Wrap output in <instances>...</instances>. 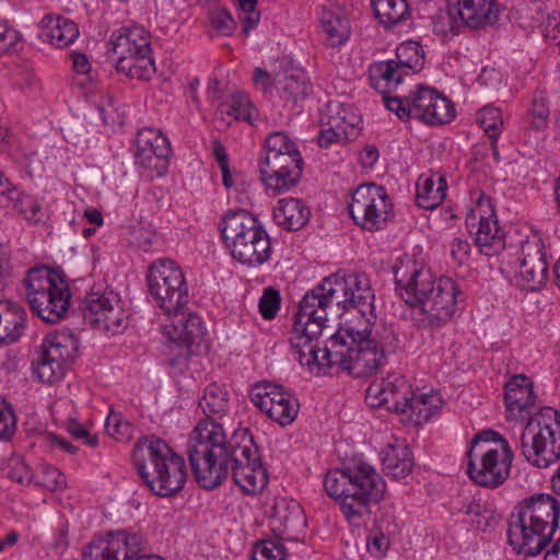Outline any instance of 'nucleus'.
I'll return each instance as SVG.
<instances>
[{"label": "nucleus", "mask_w": 560, "mask_h": 560, "mask_svg": "<svg viewBox=\"0 0 560 560\" xmlns=\"http://www.w3.org/2000/svg\"><path fill=\"white\" fill-rule=\"evenodd\" d=\"M199 407L206 418L201 419L197 425L207 420L218 423L215 418L221 419L229 409L228 392L222 385L217 383L209 384L199 399Z\"/></svg>", "instance_id": "obj_39"}, {"label": "nucleus", "mask_w": 560, "mask_h": 560, "mask_svg": "<svg viewBox=\"0 0 560 560\" xmlns=\"http://www.w3.org/2000/svg\"><path fill=\"white\" fill-rule=\"evenodd\" d=\"M331 347L335 350L337 365L355 377L375 373L386 363V355L374 347L363 345L359 336H347L339 329L331 336Z\"/></svg>", "instance_id": "obj_14"}, {"label": "nucleus", "mask_w": 560, "mask_h": 560, "mask_svg": "<svg viewBox=\"0 0 560 560\" xmlns=\"http://www.w3.org/2000/svg\"><path fill=\"white\" fill-rule=\"evenodd\" d=\"M457 284L448 277H441L434 289L411 310L412 319L420 328L441 327L453 317L456 310Z\"/></svg>", "instance_id": "obj_15"}, {"label": "nucleus", "mask_w": 560, "mask_h": 560, "mask_svg": "<svg viewBox=\"0 0 560 560\" xmlns=\"http://www.w3.org/2000/svg\"><path fill=\"white\" fill-rule=\"evenodd\" d=\"M545 246L540 238L526 240L522 244L520 258V279L528 284L529 290H536L545 284L548 277V264Z\"/></svg>", "instance_id": "obj_27"}, {"label": "nucleus", "mask_w": 560, "mask_h": 560, "mask_svg": "<svg viewBox=\"0 0 560 560\" xmlns=\"http://www.w3.org/2000/svg\"><path fill=\"white\" fill-rule=\"evenodd\" d=\"M186 452L191 471L202 489L220 487L230 472L247 494L259 493L268 483L267 470L248 429L236 431L226 441L222 423L202 421L190 433Z\"/></svg>", "instance_id": "obj_1"}, {"label": "nucleus", "mask_w": 560, "mask_h": 560, "mask_svg": "<svg viewBox=\"0 0 560 560\" xmlns=\"http://www.w3.org/2000/svg\"><path fill=\"white\" fill-rule=\"evenodd\" d=\"M5 474L9 479L21 485H26L32 480L30 467L20 457H13L9 460Z\"/></svg>", "instance_id": "obj_57"}, {"label": "nucleus", "mask_w": 560, "mask_h": 560, "mask_svg": "<svg viewBox=\"0 0 560 560\" xmlns=\"http://www.w3.org/2000/svg\"><path fill=\"white\" fill-rule=\"evenodd\" d=\"M383 471L393 479H402L413 469V454L411 448L404 443L387 445L381 452Z\"/></svg>", "instance_id": "obj_34"}, {"label": "nucleus", "mask_w": 560, "mask_h": 560, "mask_svg": "<svg viewBox=\"0 0 560 560\" xmlns=\"http://www.w3.org/2000/svg\"><path fill=\"white\" fill-rule=\"evenodd\" d=\"M517 447L535 467L547 468L560 459V432L557 431L556 409L541 407L526 422Z\"/></svg>", "instance_id": "obj_10"}, {"label": "nucleus", "mask_w": 560, "mask_h": 560, "mask_svg": "<svg viewBox=\"0 0 560 560\" xmlns=\"http://www.w3.org/2000/svg\"><path fill=\"white\" fill-rule=\"evenodd\" d=\"M288 153H300L296 142L283 131H272L265 140L260 159H273Z\"/></svg>", "instance_id": "obj_45"}, {"label": "nucleus", "mask_w": 560, "mask_h": 560, "mask_svg": "<svg viewBox=\"0 0 560 560\" xmlns=\"http://www.w3.org/2000/svg\"><path fill=\"white\" fill-rule=\"evenodd\" d=\"M448 18L469 28H480L498 21L499 7L495 0H447Z\"/></svg>", "instance_id": "obj_26"}, {"label": "nucleus", "mask_w": 560, "mask_h": 560, "mask_svg": "<svg viewBox=\"0 0 560 560\" xmlns=\"http://www.w3.org/2000/svg\"><path fill=\"white\" fill-rule=\"evenodd\" d=\"M108 54L116 59L117 71L131 79L148 81L155 73L149 34L142 26L122 27L114 32Z\"/></svg>", "instance_id": "obj_11"}, {"label": "nucleus", "mask_w": 560, "mask_h": 560, "mask_svg": "<svg viewBox=\"0 0 560 560\" xmlns=\"http://www.w3.org/2000/svg\"><path fill=\"white\" fill-rule=\"evenodd\" d=\"M467 458L469 478L478 486L494 489L509 478L514 453L505 438L489 429L472 438Z\"/></svg>", "instance_id": "obj_6"}, {"label": "nucleus", "mask_w": 560, "mask_h": 560, "mask_svg": "<svg viewBox=\"0 0 560 560\" xmlns=\"http://www.w3.org/2000/svg\"><path fill=\"white\" fill-rule=\"evenodd\" d=\"M5 201L12 202L30 222L39 223L46 218V212L38 200L33 196L22 194L19 189L16 197H7Z\"/></svg>", "instance_id": "obj_47"}, {"label": "nucleus", "mask_w": 560, "mask_h": 560, "mask_svg": "<svg viewBox=\"0 0 560 560\" xmlns=\"http://www.w3.org/2000/svg\"><path fill=\"white\" fill-rule=\"evenodd\" d=\"M26 313L22 306L11 301L0 300V345H12L22 337Z\"/></svg>", "instance_id": "obj_33"}, {"label": "nucleus", "mask_w": 560, "mask_h": 560, "mask_svg": "<svg viewBox=\"0 0 560 560\" xmlns=\"http://www.w3.org/2000/svg\"><path fill=\"white\" fill-rule=\"evenodd\" d=\"M149 293L167 315L184 310L189 301L188 285L182 268L172 259H159L148 269Z\"/></svg>", "instance_id": "obj_13"}, {"label": "nucleus", "mask_w": 560, "mask_h": 560, "mask_svg": "<svg viewBox=\"0 0 560 560\" xmlns=\"http://www.w3.org/2000/svg\"><path fill=\"white\" fill-rule=\"evenodd\" d=\"M504 401L510 421H528L540 409L536 405L534 383L525 374H515L505 383Z\"/></svg>", "instance_id": "obj_24"}, {"label": "nucleus", "mask_w": 560, "mask_h": 560, "mask_svg": "<svg viewBox=\"0 0 560 560\" xmlns=\"http://www.w3.org/2000/svg\"><path fill=\"white\" fill-rule=\"evenodd\" d=\"M107 434L117 441L129 440L132 435V427L129 422L124 421L118 415H109L105 423Z\"/></svg>", "instance_id": "obj_55"}, {"label": "nucleus", "mask_w": 560, "mask_h": 560, "mask_svg": "<svg viewBox=\"0 0 560 560\" xmlns=\"http://www.w3.org/2000/svg\"><path fill=\"white\" fill-rule=\"evenodd\" d=\"M280 84L282 97L287 104L294 107L299 102L304 101L312 92V85L302 71L284 75L283 80L278 82Z\"/></svg>", "instance_id": "obj_42"}, {"label": "nucleus", "mask_w": 560, "mask_h": 560, "mask_svg": "<svg viewBox=\"0 0 560 560\" xmlns=\"http://www.w3.org/2000/svg\"><path fill=\"white\" fill-rule=\"evenodd\" d=\"M249 397L260 411L282 427L291 424L298 416V399L282 386L259 382L252 387Z\"/></svg>", "instance_id": "obj_20"}, {"label": "nucleus", "mask_w": 560, "mask_h": 560, "mask_svg": "<svg viewBox=\"0 0 560 560\" xmlns=\"http://www.w3.org/2000/svg\"><path fill=\"white\" fill-rule=\"evenodd\" d=\"M83 316L91 325L112 335L122 332L128 326L120 299L113 290H92L85 298Z\"/></svg>", "instance_id": "obj_17"}, {"label": "nucleus", "mask_w": 560, "mask_h": 560, "mask_svg": "<svg viewBox=\"0 0 560 560\" xmlns=\"http://www.w3.org/2000/svg\"><path fill=\"white\" fill-rule=\"evenodd\" d=\"M559 514L560 502L552 494L537 493L522 500L509 518L510 546L525 557L539 555L551 542Z\"/></svg>", "instance_id": "obj_2"}, {"label": "nucleus", "mask_w": 560, "mask_h": 560, "mask_svg": "<svg viewBox=\"0 0 560 560\" xmlns=\"http://www.w3.org/2000/svg\"><path fill=\"white\" fill-rule=\"evenodd\" d=\"M447 183L444 176L421 175L417 182L416 201L420 208L433 210L438 208L445 199Z\"/></svg>", "instance_id": "obj_38"}, {"label": "nucleus", "mask_w": 560, "mask_h": 560, "mask_svg": "<svg viewBox=\"0 0 560 560\" xmlns=\"http://www.w3.org/2000/svg\"><path fill=\"white\" fill-rule=\"evenodd\" d=\"M411 385L398 374H390L385 378L375 380L366 389L365 400L372 408L387 406L388 410L398 413L399 407L405 406L410 395Z\"/></svg>", "instance_id": "obj_25"}, {"label": "nucleus", "mask_w": 560, "mask_h": 560, "mask_svg": "<svg viewBox=\"0 0 560 560\" xmlns=\"http://www.w3.org/2000/svg\"><path fill=\"white\" fill-rule=\"evenodd\" d=\"M343 135L335 127L328 126L327 129H323L318 137L317 143L320 148H328L330 144L338 142Z\"/></svg>", "instance_id": "obj_62"}, {"label": "nucleus", "mask_w": 560, "mask_h": 560, "mask_svg": "<svg viewBox=\"0 0 560 560\" xmlns=\"http://www.w3.org/2000/svg\"><path fill=\"white\" fill-rule=\"evenodd\" d=\"M140 534L128 529L109 530L82 550L83 560H127L139 550Z\"/></svg>", "instance_id": "obj_22"}, {"label": "nucleus", "mask_w": 560, "mask_h": 560, "mask_svg": "<svg viewBox=\"0 0 560 560\" xmlns=\"http://www.w3.org/2000/svg\"><path fill=\"white\" fill-rule=\"evenodd\" d=\"M33 370L40 382L48 384L61 380L65 374V366L56 362L54 358L45 355L42 349L33 363Z\"/></svg>", "instance_id": "obj_46"}, {"label": "nucleus", "mask_w": 560, "mask_h": 560, "mask_svg": "<svg viewBox=\"0 0 560 560\" xmlns=\"http://www.w3.org/2000/svg\"><path fill=\"white\" fill-rule=\"evenodd\" d=\"M220 112L233 117L235 120H244L253 124L256 109L252 105L249 97L243 92L232 94L231 98L220 105Z\"/></svg>", "instance_id": "obj_44"}, {"label": "nucleus", "mask_w": 560, "mask_h": 560, "mask_svg": "<svg viewBox=\"0 0 560 560\" xmlns=\"http://www.w3.org/2000/svg\"><path fill=\"white\" fill-rule=\"evenodd\" d=\"M348 208L357 225L368 231H377L387 221L392 203L383 186L370 183L355 188Z\"/></svg>", "instance_id": "obj_16"}, {"label": "nucleus", "mask_w": 560, "mask_h": 560, "mask_svg": "<svg viewBox=\"0 0 560 560\" xmlns=\"http://www.w3.org/2000/svg\"><path fill=\"white\" fill-rule=\"evenodd\" d=\"M240 10L243 12L242 33L247 36L255 28L260 20V12L256 10L257 0H237Z\"/></svg>", "instance_id": "obj_53"}, {"label": "nucleus", "mask_w": 560, "mask_h": 560, "mask_svg": "<svg viewBox=\"0 0 560 560\" xmlns=\"http://www.w3.org/2000/svg\"><path fill=\"white\" fill-rule=\"evenodd\" d=\"M406 402V407H399L398 413L401 415V420L412 425H419L434 416L441 399L435 393L417 396L410 388V395L407 396Z\"/></svg>", "instance_id": "obj_32"}, {"label": "nucleus", "mask_w": 560, "mask_h": 560, "mask_svg": "<svg viewBox=\"0 0 560 560\" xmlns=\"http://www.w3.org/2000/svg\"><path fill=\"white\" fill-rule=\"evenodd\" d=\"M304 161L300 153L259 159L258 167L267 189L284 192L295 187L302 176Z\"/></svg>", "instance_id": "obj_21"}, {"label": "nucleus", "mask_w": 560, "mask_h": 560, "mask_svg": "<svg viewBox=\"0 0 560 560\" xmlns=\"http://www.w3.org/2000/svg\"><path fill=\"white\" fill-rule=\"evenodd\" d=\"M395 61L402 72H406L405 70L420 71L424 65V54L421 45L413 40L401 43L396 48Z\"/></svg>", "instance_id": "obj_43"}, {"label": "nucleus", "mask_w": 560, "mask_h": 560, "mask_svg": "<svg viewBox=\"0 0 560 560\" xmlns=\"http://www.w3.org/2000/svg\"><path fill=\"white\" fill-rule=\"evenodd\" d=\"M78 348V338L68 330L48 334L40 346L45 355L54 358L62 366L67 361H72L75 358Z\"/></svg>", "instance_id": "obj_36"}, {"label": "nucleus", "mask_w": 560, "mask_h": 560, "mask_svg": "<svg viewBox=\"0 0 560 560\" xmlns=\"http://www.w3.org/2000/svg\"><path fill=\"white\" fill-rule=\"evenodd\" d=\"M307 304L308 306L304 295L300 301L289 341L302 365L307 366L312 373L326 374L337 365V358L335 351L327 347L320 349L317 339L329 317L318 313L319 308L312 306L311 301Z\"/></svg>", "instance_id": "obj_7"}, {"label": "nucleus", "mask_w": 560, "mask_h": 560, "mask_svg": "<svg viewBox=\"0 0 560 560\" xmlns=\"http://www.w3.org/2000/svg\"><path fill=\"white\" fill-rule=\"evenodd\" d=\"M404 74L407 72H402L393 59L375 62L370 67L371 86L383 95L384 101L385 96H390L388 93L402 81Z\"/></svg>", "instance_id": "obj_37"}, {"label": "nucleus", "mask_w": 560, "mask_h": 560, "mask_svg": "<svg viewBox=\"0 0 560 560\" xmlns=\"http://www.w3.org/2000/svg\"><path fill=\"white\" fill-rule=\"evenodd\" d=\"M466 226L475 235V243L486 255H492L504 247L503 232L499 226L494 206L481 194L466 217Z\"/></svg>", "instance_id": "obj_19"}, {"label": "nucleus", "mask_w": 560, "mask_h": 560, "mask_svg": "<svg viewBox=\"0 0 560 560\" xmlns=\"http://www.w3.org/2000/svg\"><path fill=\"white\" fill-rule=\"evenodd\" d=\"M20 40V34L3 21H0V54L9 51Z\"/></svg>", "instance_id": "obj_60"}, {"label": "nucleus", "mask_w": 560, "mask_h": 560, "mask_svg": "<svg viewBox=\"0 0 560 560\" xmlns=\"http://www.w3.org/2000/svg\"><path fill=\"white\" fill-rule=\"evenodd\" d=\"M384 105L400 120L416 118L425 124L443 125L455 116L448 98L434 89L421 85L408 96H385Z\"/></svg>", "instance_id": "obj_12"}, {"label": "nucleus", "mask_w": 560, "mask_h": 560, "mask_svg": "<svg viewBox=\"0 0 560 560\" xmlns=\"http://www.w3.org/2000/svg\"><path fill=\"white\" fill-rule=\"evenodd\" d=\"M16 419L10 404L0 400V440H9L15 432Z\"/></svg>", "instance_id": "obj_54"}, {"label": "nucleus", "mask_w": 560, "mask_h": 560, "mask_svg": "<svg viewBox=\"0 0 560 560\" xmlns=\"http://www.w3.org/2000/svg\"><path fill=\"white\" fill-rule=\"evenodd\" d=\"M477 119L490 140L499 139L503 126V119L499 108L485 106L477 113Z\"/></svg>", "instance_id": "obj_48"}, {"label": "nucleus", "mask_w": 560, "mask_h": 560, "mask_svg": "<svg viewBox=\"0 0 560 560\" xmlns=\"http://www.w3.org/2000/svg\"><path fill=\"white\" fill-rule=\"evenodd\" d=\"M324 119L327 126L337 128L347 140L355 139L362 128V118L352 105L329 102L322 124Z\"/></svg>", "instance_id": "obj_31"}, {"label": "nucleus", "mask_w": 560, "mask_h": 560, "mask_svg": "<svg viewBox=\"0 0 560 560\" xmlns=\"http://www.w3.org/2000/svg\"><path fill=\"white\" fill-rule=\"evenodd\" d=\"M347 336H359L363 345L374 347L385 355L394 353L399 345L398 335L392 325L375 324V319L366 322L361 319L358 326H350L345 329Z\"/></svg>", "instance_id": "obj_29"}, {"label": "nucleus", "mask_w": 560, "mask_h": 560, "mask_svg": "<svg viewBox=\"0 0 560 560\" xmlns=\"http://www.w3.org/2000/svg\"><path fill=\"white\" fill-rule=\"evenodd\" d=\"M311 210L299 198H282L273 209L276 223L287 231H299L306 225Z\"/></svg>", "instance_id": "obj_35"}, {"label": "nucleus", "mask_w": 560, "mask_h": 560, "mask_svg": "<svg viewBox=\"0 0 560 560\" xmlns=\"http://www.w3.org/2000/svg\"><path fill=\"white\" fill-rule=\"evenodd\" d=\"M280 304V292L272 287H268L264 290L262 295L259 299V312L265 319H272L277 316Z\"/></svg>", "instance_id": "obj_51"}, {"label": "nucleus", "mask_w": 560, "mask_h": 560, "mask_svg": "<svg viewBox=\"0 0 560 560\" xmlns=\"http://www.w3.org/2000/svg\"><path fill=\"white\" fill-rule=\"evenodd\" d=\"M305 304L319 308L330 317H338L343 312L355 311L359 322L376 319L374 306V291L366 276L361 273H334L320 283L308 290L305 294Z\"/></svg>", "instance_id": "obj_4"}, {"label": "nucleus", "mask_w": 560, "mask_h": 560, "mask_svg": "<svg viewBox=\"0 0 560 560\" xmlns=\"http://www.w3.org/2000/svg\"><path fill=\"white\" fill-rule=\"evenodd\" d=\"M49 547L59 557L63 556L69 547V524L63 523L52 535Z\"/></svg>", "instance_id": "obj_59"}, {"label": "nucleus", "mask_w": 560, "mask_h": 560, "mask_svg": "<svg viewBox=\"0 0 560 560\" xmlns=\"http://www.w3.org/2000/svg\"><path fill=\"white\" fill-rule=\"evenodd\" d=\"M378 160V150L375 145H365L360 154V163L363 167H373Z\"/></svg>", "instance_id": "obj_64"}, {"label": "nucleus", "mask_w": 560, "mask_h": 560, "mask_svg": "<svg viewBox=\"0 0 560 560\" xmlns=\"http://www.w3.org/2000/svg\"><path fill=\"white\" fill-rule=\"evenodd\" d=\"M451 512L453 515L465 514L469 516L470 522L475 523L479 527L481 524L479 517L481 516L482 512H486V510L476 500L469 497H464L458 498L452 502Z\"/></svg>", "instance_id": "obj_50"}, {"label": "nucleus", "mask_w": 560, "mask_h": 560, "mask_svg": "<svg viewBox=\"0 0 560 560\" xmlns=\"http://www.w3.org/2000/svg\"><path fill=\"white\" fill-rule=\"evenodd\" d=\"M371 4L380 23L393 27L410 16L406 0H371Z\"/></svg>", "instance_id": "obj_40"}, {"label": "nucleus", "mask_w": 560, "mask_h": 560, "mask_svg": "<svg viewBox=\"0 0 560 560\" xmlns=\"http://www.w3.org/2000/svg\"><path fill=\"white\" fill-rule=\"evenodd\" d=\"M390 546V540L381 528H373L366 538L368 551L374 557H383Z\"/></svg>", "instance_id": "obj_56"}, {"label": "nucleus", "mask_w": 560, "mask_h": 560, "mask_svg": "<svg viewBox=\"0 0 560 560\" xmlns=\"http://www.w3.org/2000/svg\"><path fill=\"white\" fill-rule=\"evenodd\" d=\"M171 323L164 326L168 339L178 346L199 347L206 334L201 317L195 313L186 315L183 310L173 312Z\"/></svg>", "instance_id": "obj_28"}, {"label": "nucleus", "mask_w": 560, "mask_h": 560, "mask_svg": "<svg viewBox=\"0 0 560 560\" xmlns=\"http://www.w3.org/2000/svg\"><path fill=\"white\" fill-rule=\"evenodd\" d=\"M39 27V37L58 48L71 45L80 34L75 22L61 15L46 14Z\"/></svg>", "instance_id": "obj_30"}, {"label": "nucleus", "mask_w": 560, "mask_h": 560, "mask_svg": "<svg viewBox=\"0 0 560 560\" xmlns=\"http://www.w3.org/2000/svg\"><path fill=\"white\" fill-rule=\"evenodd\" d=\"M191 352V348L184 347L177 355L168 360L170 366L177 369L180 373L185 372L188 369L187 361Z\"/></svg>", "instance_id": "obj_63"}, {"label": "nucleus", "mask_w": 560, "mask_h": 560, "mask_svg": "<svg viewBox=\"0 0 560 560\" xmlns=\"http://www.w3.org/2000/svg\"><path fill=\"white\" fill-rule=\"evenodd\" d=\"M210 22L219 35L230 36L233 34L236 23L230 11L224 8H217L210 12Z\"/></svg>", "instance_id": "obj_52"}, {"label": "nucleus", "mask_w": 560, "mask_h": 560, "mask_svg": "<svg viewBox=\"0 0 560 560\" xmlns=\"http://www.w3.org/2000/svg\"><path fill=\"white\" fill-rule=\"evenodd\" d=\"M532 127L539 130L546 127L549 118V108L546 98L542 95H535L533 100L532 110Z\"/></svg>", "instance_id": "obj_58"}, {"label": "nucleus", "mask_w": 560, "mask_h": 560, "mask_svg": "<svg viewBox=\"0 0 560 560\" xmlns=\"http://www.w3.org/2000/svg\"><path fill=\"white\" fill-rule=\"evenodd\" d=\"M220 233L234 259L243 265L259 266L271 256V242L266 230L246 210L226 212Z\"/></svg>", "instance_id": "obj_8"}, {"label": "nucleus", "mask_w": 560, "mask_h": 560, "mask_svg": "<svg viewBox=\"0 0 560 560\" xmlns=\"http://www.w3.org/2000/svg\"><path fill=\"white\" fill-rule=\"evenodd\" d=\"M395 282L402 300L413 310L417 304L434 289L439 278L413 257L402 254L393 267Z\"/></svg>", "instance_id": "obj_18"}, {"label": "nucleus", "mask_w": 560, "mask_h": 560, "mask_svg": "<svg viewBox=\"0 0 560 560\" xmlns=\"http://www.w3.org/2000/svg\"><path fill=\"white\" fill-rule=\"evenodd\" d=\"M320 23L327 35V45L338 47L345 44L350 36V22L341 14L330 10H324L320 16Z\"/></svg>", "instance_id": "obj_41"}, {"label": "nucleus", "mask_w": 560, "mask_h": 560, "mask_svg": "<svg viewBox=\"0 0 560 560\" xmlns=\"http://www.w3.org/2000/svg\"><path fill=\"white\" fill-rule=\"evenodd\" d=\"M25 296L32 311L44 322L57 324L67 315L71 292L46 266L32 268L24 279Z\"/></svg>", "instance_id": "obj_9"}, {"label": "nucleus", "mask_w": 560, "mask_h": 560, "mask_svg": "<svg viewBox=\"0 0 560 560\" xmlns=\"http://www.w3.org/2000/svg\"><path fill=\"white\" fill-rule=\"evenodd\" d=\"M323 483L326 493L339 501L346 520L355 525L370 514V504L382 501L386 492L385 480L366 463L329 470Z\"/></svg>", "instance_id": "obj_3"}, {"label": "nucleus", "mask_w": 560, "mask_h": 560, "mask_svg": "<svg viewBox=\"0 0 560 560\" xmlns=\"http://www.w3.org/2000/svg\"><path fill=\"white\" fill-rule=\"evenodd\" d=\"M132 460L140 478L156 495L171 497L180 491L186 482L183 457L158 436L140 439L135 445Z\"/></svg>", "instance_id": "obj_5"}, {"label": "nucleus", "mask_w": 560, "mask_h": 560, "mask_svg": "<svg viewBox=\"0 0 560 560\" xmlns=\"http://www.w3.org/2000/svg\"><path fill=\"white\" fill-rule=\"evenodd\" d=\"M69 433L75 439H83L88 445L95 447L98 444L97 436H92L78 421L72 420L68 424Z\"/></svg>", "instance_id": "obj_61"}, {"label": "nucleus", "mask_w": 560, "mask_h": 560, "mask_svg": "<svg viewBox=\"0 0 560 560\" xmlns=\"http://www.w3.org/2000/svg\"><path fill=\"white\" fill-rule=\"evenodd\" d=\"M171 143L166 136L153 128L138 131L136 137V163L143 168L163 176L168 168Z\"/></svg>", "instance_id": "obj_23"}, {"label": "nucleus", "mask_w": 560, "mask_h": 560, "mask_svg": "<svg viewBox=\"0 0 560 560\" xmlns=\"http://www.w3.org/2000/svg\"><path fill=\"white\" fill-rule=\"evenodd\" d=\"M287 548L280 539H265L255 544L253 560H285Z\"/></svg>", "instance_id": "obj_49"}]
</instances>
